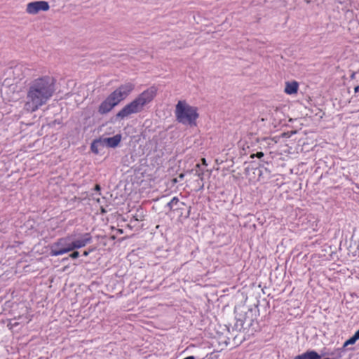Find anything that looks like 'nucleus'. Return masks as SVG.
Masks as SVG:
<instances>
[{"label":"nucleus","mask_w":359,"mask_h":359,"mask_svg":"<svg viewBox=\"0 0 359 359\" xmlns=\"http://www.w3.org/2000/svg\"><path fill=\"white\" fill-rule=\"evenodd\" d=\"M353 337L356 339V341L359 339V330L355 332Z\"/></svg>","instance_id":"18"},{"label":"nucleus","mask_w":359,"mask_h":359,"mask_svg":"<svg viewBox=\"0 0 359 359\" xmlns=\"http://www.w3.org/2000/svg\"><path fill=\"white\" fill-rule=\"evenodd\" d=\"M180 178H183V177H184V174H180Z\"/></svg>","instance_id":"22"},{"label":"nucleus","mask_w":359,"mask_h":359,"mask_svg":"<svg viewBox=\"0 0 359 359\" xmlns=\"http://www.w3.org/2000/svg\"><path fill=\"white\" fill-rule=\"evenodd\" d=\"M91 235L88 233H84L81 238L72 241V247L73 248V250L75 249L81 248L85 247L87 244L91 243Z\"/></svg>","instance_id":"6"},{"label":"nucleus","mask_w":359,"mask_h":359,"mask_svg":"<svg viewBox=\"0 0 359 359\" xmlns=\"http://www.w3.org/2000/svg\"><path fill=\"white\" fill-rule=\"evenodd\" d=\"M95 189L97 190V191H99L100 190V187L99 184H96L95 185Z\"/></svg>","instance_id":"21"},{"label":"nucleus","mask_w":359,"mask_h":359,"mask_svg":"<svg viewBox=\"0 0 359 359\" xmlns=\"http://www.w3.org/2000/svg\"><path fill=\"white\" fill-rule=\"evenodd\" d=\"M121 135L117 134V135H114V137L104 138V139H103V140H102V142H103L104 143H106L108 147L114 148L119 144V143L121 142Z\"/></svg>","instance_id":"10"},{"label":"nucleus","mask_w":359,"mask_h":359,"mask_svg":"<svg viewBox=\"0 0 359 359\" xmlns=\"http://www.w3.org/2000/svg\"><path fill=\"white\" fill-rule=\"evenodd\" d=\"M115 105L111 102L108 99H105L99 106L98 112L100 114H105L109 112Z\"/></svg>","instance_id":"8"},{"label":"nucleus","mask_w":359,"mask_h":359,"mask_svg":"<svg viewBox=\"0 0 359 359\" xmlns=\"http://www.w3.org/2000/svg\"><path fill=\"white\" fill-rule=\"evenodd\" d=\"M175 114L179 123L190 126H196L199 117L198 108L191 106L185 100L178 101L175 106Z\"/></svg>","instance_id":"3"},{"label":"nucleus","mask_w":359,"mask_h":359,"mask_svg":"<svg viewBox=\"0 0 359 359\" xmlns=\"http://www.w3.org/2000/svg\"><path fill=\"white\" fill-rule=\"evenodd\" d=\"M201 161H202V163H203V165H207V163H206V160H205V158H203L201 159Z\"/></svg>","instance_id":"20"},{"label":"nucleus","mask_w":359,"mask_h":359,"mask_svg":"<svg viewBox=\"0 0 359 359\" xmlns=\"http://www.w3.org/2000/svg\"><path fill=\"white\" fill-rule=\"evenodd\" d=\"M135 88V85L132 83H126L116 88L125 99Z\"/></svg>","instance_id":"7"},{"label":"nucleus","mask_w":359,"mask_h":359,"mask_svg":"<svg viewBox=\"0 0 359 359\" xmlns=\"http://www.w3.org/2000/svg\"><path fill=\"white\" fill-rule=\"evenodd\" d=\"M354 92L356 93L358 92H359V86H357L355 87L354 88Z\"/></svg>","instance_id":"19"},{"label":"nucleus","mask_w":359,"mask_h":359,"mask_svg":"<svg viewBox=\"0 0 359 359\" xmlns=\"http://www.w3.org/2000/svg\"><path fill=\"white\" fill-rule=\"evenodd\" d=\"M184 205V203L183 202H180L177 197H173L172 200L168 203V206L171 211H175L177 208H180V205Z\"/></svg>","instance_id":"12"},{"label":"nucleus","mask_w":359,"mask_h":359,"mask_svg":"<svg viewBox=\"0 0 359 359\" xmlns=\"http://www.w3.org/2000/svg\"><path fill=\"white\" fill-rule=\"evenodd\" d=\"M73 250L72 240L69 236L57 239L50 245V255L51 256L62 255Z\"/></svg>","instance_id":"4"},{"label":"nucleus","mask_w":359,"mask_h":359,"mask_svg":"<svg viewBox=\"0 0 359 359\" xmlns=\"http://www.w3.org/2000/svg\"><path fill=\"white\" fill-rule=\"evenodd\" d=\"M157 88L155 86H151L140 95H138L133 101L127 104L116 114L118 118H124L130 114H137L142 111L144 107L149 104L157 95Z\"/></svg>","instance_id":"2"},{"label":"nucleus","mask_w":359,"mask_h":359,"mask_svg":"<svg viewBox=\"0 0 359 359\" xmlns=\"http://www.w3.org/2000/svg\"><path fill=\"white\" fill-rule=\"evenodd\" d=\"M255 156H256L257 158H262V157H263V156H264V153H263V152H262V151H259V152H257V153L255 154Z\"/></svg>","instance_id":"17"},{"label":"nucleus","mask_w":359,"mask_h":359,"mask_svg":"<svg viewBox=\"0 0 359 359\" xmlns=\"http://www.w3.org/2000/svg\"><path fill=\"white\" fill-rule=\"evenodd\" d=\"M55 92L54 79L49 76H43L34 79L29 86L25 109L34 112L51 98Z\"/></svg>","instance_id":"1"},{"label":"nucleus","mask_w":359,"mask_h":359,"mask_svg":"<svg viewBox=\"0 0 359 359\" xmlns=\"http://www.w3.org/2000/svg\"><path fill=\"white\" fill-rule=\"evenodd\" d=\"M299 89V83L296 81L285 83L284 92L287 95L296 94Z\"/></svg>","instance_id":"9"},{"label":"nucleus","mask_w":359,"mask_h":359,"mask_svg":"<svg viewBox=\"0 0 359 359\" xmlns=\"http://www.w3.org/2000/svg\"><path fill=\"white\" fill-rule=\"evenodd\" d=\"M94 250L93 248H89L88 250H85L83 252V256H88L90 252H92Z\"/></svg>","instance_id":"16"},{"label":"nucleus","mask_w":359,"mask_h":359,"mask_svg":"<svg viewBox=\"0 0 359 359\" xmlns=\"http://www.w3.org/2000/svg\"><path fill=\"white\" fill-rule=\"evenodd\" d=\"M79 256V252L78 251H74L72 254L69 255V257L72 259H76Z\"/></svg>","instance_id":"15"},{"label":"nucleus","mask_w":359,"mask_h":359,"mask_svg":"<svg viewBox=\"0 0 359 359\" xmlns=\"http://www.w3.org/2000/svg\"><path fill=\"white\" fill-rule=\"evenodd\" d=\"M111 102H112L115 106H116L119 102H121L124 98L121 95L119 91L116 89L114 90L107 97Z\"/></svg>","instance_id":"11"},{"label":"nucleus","mask_w":359,"mask_h":359,"mask_svg":"<svg viewBox=\"0 0 359 359\" xmlns=\"http://www.w3.org/2000/svg\"><path fill=\"white\" fill-rule=\"evenodd\" d=\"M356 341V339L352 336L350 339L346 340L344 344V347H346L348 345L354 344Z\"/></svg>","instance_id":"14"},{"label":"nucleus","mask_w":359,"mask_h":359,"mask_svg":"<svg viewBox=\"0 0 359 359\" xmlns=\"http://www.w3.org/2000/svg\"><path fill=\"white\" fill-rule=\"evenodd\" d=\"M102 142L101 140H95L92 144H91V151L94 153V154H99V150H98V144H100V142Z\"/></svg>","instance_id":"13"},{"label":"nucleus","mask_w":359,"mask_h":359,"mask_svg":"<svg viewBox=\"0 0 359 359\" xmlns=\"http://www.w3.org/2000/svg\"><path fill=\"white\" fill-rule=\"evenodd\" d=\"M50 8L49 4L45 1H36L27 4L26 12L30 15H36L40 11H47Z\"/></svg>","instance_id":"5"}]
</instances>
